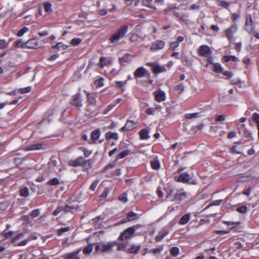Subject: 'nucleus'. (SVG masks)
Wrapping results in <instances>:
<instances>
[{
	"label": "nucleus",
	"mask_w": 259,
	"mask_h": 259,
	"mask_svg": "<svg viewBox=\"0 0 259 259\" xmlns=\"http://www.w3.org/2000/svg\"><path fill=\"white\" fill-rule=\"evenodd\" d=\"M128 27L123 26L113 34L110 37V41L112 44H116L118 41L122 38L127 32Z\"/></svg>",
	"instance_id": "1"
},
{
	"label": "nucleus",
	"mask_w": 259,
	"mask_h": 259,
	"mask_svg": "<svg viewBox=\"0 0 259 259\" xmlns=\"http://www.w3.org/2000/svg\"><path fill=\"white\" fill-rule=\"evenodd\" d=\"M135 231L136 229L135 227L128 228L121 233L119 238L121 240L131 239L134 236Z\"/></svg>",
	"instance_id": "2"
},
{
	"label": "nucleus",
	"mask_w": 259,
	"mask_h": 259,
	"mask_svg": "<svg viewBox=\"0 0 259 259\" xmlns=\"http://www.w3.org/2000/svg\"><path fill=\"white\" fill-rule=\"evenodd\" d=\"M237 31V26L236 24H233L227 28L225 31V35L230 41H234V34Z\"/></svg>",
	"instance_id": "3"
},
{
	"label": "nucleus",
	"mask_w": 259,
	"mask_h": 259,
	"mask_svg": "<svg viewBox=\"0 0 259 259\" xmlns=\"http://www.w3.org/2000/svg\"><path fill=\"white\" fill-rule=\"evenodd\" d=\"M198 54L202 57H208L212 54V51L208 46L202 45L199 47Z\"/></svg>",
	"instance_id": "4"
},
{
	"label": "nucleus",
	"mask_w": 259,
	"mask_h": 259,
	"mask_svg": "<svg viewBox=\"0 0 259 259\" xmlns=\"http://www.w3.org/2000/svg\"><path fill=\"white\" fill-rule=\"evenodd\" d=\"M153 95L155 97V99L159 102L164 101L166 99V93L161 89H159L154 92Z\"/></svg>",
	"instance_id": "5"
},
{
	"label": "nucleus",
	"mask_w": 259,
	"mask_h": 259,
	"mask_svg": "<svg viewBox=\"0 0 259 259\" xmlns=\"http://www.w3.org/2000/svg\"><path fill=\"white\" fill-rule=\"evenodd\" d=\"M146 65L149 66L152 68V71L154 73H159L165 70L164 66H160L155 62L147 63Z\"/></svg>",
	"instance_id": "6"
},
{
	"label": "nucleus",
	"mask_w": 259,
	"mask_h": 259,
	"mask_svg": "<svg viewBox=\"0 0 259 259\" xmlns=\"http://www.w3.org/2000/svg\"><path fill=\"white\" fill-rule=\"evenodd\" d=\"M23 233H19L14 237L12 239V242L15 244V245L18 246H24L27 244V240H24L21 242H18L17 241L23 237Z\"/></svg>",
	"instance_id": "7"
},
{
	"label": "nucleus",
	"mask_w": 259,
	"mask_h": 259,
	"mask_svg": "<svg viewBox=\"0 0 259 259\" xmlns=\"http://www.w3.org/2000/svg\"><path fill=\"white\" fill-rule=\"evenodd\" d=\"M84 162L85 160L82 157H79L75 159L70 160L68 164L71 166L76 167L82 165Z\"/></svg>",
	"instance_id": "8"
},
{
	"label": "nucleus",
	"mask_w": 259,
	"mask_h": 259,
	"mask_svg": "<svg viewBox=\"0 0 259 259\" xmlns=\"http://www.w3.org/2000/svg\"><path fill=\"white\" fill-rule=\"evenodd\" d=\"M102 248L101 249L102 252H107L112 249L113 247L116 245L115 241L108 242L106 243H101Z\"/></svg>",
	"instance_id": "9"
},
{
	"label": "nucleus",
	"mask_w": 259,
	"mask_h": 259,
	"mask_svg": "<svg viewBox=\"0 0 259 259\" xmlns=\"http://www.w3.org/2000/svg\"><path fill=\"white\" fill-rule=\"evenodd\" d=\"M165 46V42L162 40H157L152 43L150 49L153 51H157L162 49Z\"/></svg>",
	"instance_id": "10"
},
{
	"label": "nucleus",
	"mask_w": 259,
	"mask_h": 259,
	"mask_svg": "<svg viewBox=\"0 0 259 259\" xmlns=\"http://www.w3.org/2000/svg\"><path fill=\"white\" fill-rule=\"evenodd\" d=\"M186 197L187 194L185 192L177 193L175 194L174 198L171 201L179 203L182 200L185 199Z\"/></svg>",
	"instance_id": "11"
},
{
	"label": "nucleus",
	"mask_w": 259,
	"mask_h": 259,
	"mask_svg": "<svg viewBox=\"0 0 259 259\" xmlns=\"http://www.w3.org/2000/svg\"><path fill=\"white\" fill-rule=\"evenodd\" d=\"M253 28V20L251 15L247 16L246 20V30L249 33L252 32Z\"/></svg>",
	"instance_id": "12"
},
{
	"label": "nucleus",
	"mask_w": 259,
	"mask_h": 259,
	"mask_svg": "<svg viewBox=\"0 0 259 259\" xmlns=\"http://www.w3.org/2000/svg\"><path fill=\"white\" fill-rule=\"evenodd\" d=\"M26 48L29 49H36L38 46V41L35 39L32 38L28 40L25 42Z\"/></svg>",
	"instance_id": "13"
},
{
	"label": "nucleus",
	"mask_w": 259,
	"mask_h": 259,
	"mask_svg": "<svg viewBox=\"0 0 259 259\" xmlns=\"http://www.w3.org/2000/svg\"><path fill=\"white\" fill-rule=\"evenodd\" d=\"M175 179L180 182L187 183L190 180V176L187 173H183L180 175L178 177H176Z\"/></svg>",
	"instance_id": "14"
},
{
	"label": "nucleus",
	"mask_w": 259,
	"mask_h": 259,
	"mask_svg": "<svg viewBox=\"0 0 259 259\" xmlns=\"http://www.w3.org/2000/svg\"><path fill=\"white\" fill-rule=\"evenodd\" d=\"M71 103L72 105L77 107H81L82 105L79 95H76L74 96Z\"/></svg>",
	"instance_id": "15"
},
{
	"label": "nucleus",
	"mask_w": 259,
	"mask_h": 259,
	"mask_svg": "<svg viewBox=\"0 0 259 259\" xmlns=\"http://www.w3.org/2000/svg\"><path fill=\"white\" fill-rule=\"evenodd\" d=\"M136 123L134 121L128 120L125 125L121 128V131H131L135 128Z\"/></svg>",
	"instance_id": "16"
},
{
	"label": "nucleus",
	"mask_w": 259,
	"mask_h": 259,
	"mask_svg": "<svg viewBox=\"0 0 259 259\" xmlns=\"http://www.w3.org/2000/svg\"><path fill=\"white\" fill-rule=\"evenodd\" d=\"M148 73V71L143 67H139L134 72V75L135 77H142L146 75V73Z\"/></svg>",
	"instance_id": "17"
},
{
	"label": "nucleus",
	"mask_w": 259,
	"mask_h": 259,
	"mask_svg": "<svg viewBox=\"0 0 259 259\" xmlns=\"http://www.w3.org/2000/svg\"><path fill=\"white\" fill-rule=\"evenodd\" d=\"M87 242L88 244H89V245L85 247L84 249H83V253L84 254H90L93 249V245L94 244L93 243H92V242L90 241V238L89 237L87 239Z\"/></svg>",
	"instance_id": "18"
},
{
	"label": "nucleus",
	"mask_w": 259,
	"mask_h": 259,
	"mask_svg": "<svg viewBox=\"0 0 259 259\" xmlns=\"http://www.w3.org/2000/svg\"><path fill=\"white\" fill-rule=\"evenodd\" d=\"M191 214L190 213L184 214L180 220L179 223L180 225H184L186 224L190 220Z\"/></svg>",
	"instance_id": "19"
},
{
	"label": "nucleus",
	"mask_w": 259,
	"mask_h": 259,
	"mask_svg": "<svg viewBox=\"0 0 259 259\" xmlns=\"http://www.w3.org/2000/svg\"><path fill=\"white\" fill-rule=\"evenodd\" d=\"M208 62L212 65L213 67V71L217 73H222L223 71V68L221 66V65L219 63H212L210 60L208 61Z\"/></svg>",
	"instance_id": "20"
},
{
	"label": "nucleus",
	"mask_w": 259,
	"mask_h": 259,
	"mask_svg": "<svg viewBox=\"0 0 259 259\" xmlns=\"http://www.w3.org/2000/svg\"><path fill=\"white\" fill-rule=\"evenodd\" d=\"M106 140H110L112 139L117 140L118 139V135L117 133H113L111 132H107L105 135Z\"/></svg>",
	"instance_id": "21"
},
{
	"label": "nucleus",
	"mask_w": 259,
	"mask_h": 259,
	"mask_svg": "<svg viewBox=\"0 0 259 259\" xmlns=\"http://www.w3.org/2000/svg\"><path fill=\"white\" fill-rule=\"evenodd\" d=\"M141 245H132L128 249L127 252L130 253H137L141 248Z\"/></svg>",
	"instance_id": "22"
},
{
	"label": "nucleus",
	"mask_w": 259,
	"mask_h": 259,
	"mask_svg": "<svg viewBox=\"0 0 259 259\" xmlns=\"http://www.w3.org/2000/svg\"><path fill=\"white\" fill-rule=\"evenodd\" d=\"M149 131L147 129H143L140 132V138L142 140H147L150 138Z\"/></svg>",
	"instance_id": "23"
},
{
	"label": "nucleus",
	"mask_w": 259,
	"mask_h": 259,
	"mask_svg": "<svg viewBox=\"0 0 259 259\" xmlns=\"http://www.w3.org/2000/svg\"><path fill=\"white\" fill-rule=\"evenodd\" d=\"M168 234V231L166 230H163L159 232L158 235L156 237V240L157 241H161L164 237H165Z\"/></svg>",
	"instance_id": "24"
},
{
	"label": "nucleus",
	"mask_w": 259,
	"mask_h": 259,
	"mask_svg": "<svg viewBox=\"0 0 259 259\" xmlns=\"http://www.w3.org/2000/svg\"><path fill=\"white\" fill-rule=\"evenodd\" d=\"M100 136V131L98 130L94 131L91 133V139L94 142H96L99 138Z\"/></svg>",
	"instance_id": "25"
},
{
	"label": "nucleus",
	"mask_w": 259,
	"mask_h": 259,
	"mask_svg": "<svg viewBox=\"0 0 259 259\" xmlns=\"http://www.w3.org/2000/svg\"><path fill=\"white\" fill-rule=\"evenodd\" d=\"M42 144L41 143L33 144L27 147V150H36L41 149Z\"/></svg>",
	"instance_id": "26"
},
{
	"label": "nucleus",
	"mask_w": 259,
	"mask_h": 259,
	"mask_svg": "<svg viewBox=\"0 0 259 259\" xmlns=\"http://www.w3.org/2000/svg\"><path fill=\"white\" fill-rule=\"evenodd\" d=\"M68 46L64 45L61 42L57 43L56 45L53 46V49L58 50V51L65 50L68 48Z\"/></svg>",
	"instance_id": "27"
},
{
	"label": "nucleus",
	"mask_w": 259,
	"mask_h": 259,
	"mask_svg": "<svg viewBox=\"0 0 259 259\" xmlns=\"http://www.w3.org/2000/svg\"><path fill=\"white\" fill-rule=\"evenodd\" d=\"M153 0H143V5L150 9L156 10V7L152 4Z\"/></svg>",
	"instance_id": "28"
},
{
	"label": "nucleus",
	"mask_w": 259,
	"mask_h": 259,
	"mask_svg": "<svg viewBox=\"0 0 259 259\" xmlns=\"http://www.w3.org/2000/svg\"><path fill=\"white\" fill-rule=\"evenodd\" d=\"M127 221H131L132 220H135L137 218V214L134 212L130 211L127 215ZM122 223H125L127 222V221H122Z\"/></svg>",
	"instance_id": "29"
},
{
	"label": "nucleus",
	"mask_w": 259,
	"mask_h": 259,
	"mask_svg": "<svg viewBox=\"0 0 259 259\" xmlns=\"http://www.w3.org/2000/svg\"><path fill=\"white\" fill-rule=\"evenodd\" d=\"M13 233L12 232H5L0 234V242L4 241L6 238L12 236Z\"/></svg>",
	"instance_id": "30"
},
{
	"label": "nucleus",
	"mask_w": 259,
	"mask_h": 259,
	"mask_svg": "<svg viewBox=\"0 0 259 259\" xmlns=\"http://www.w3.org/2000/svg\"><path fill=\"white\" fill-rule=\"evenodd\" d=\"M249 207L247 205H241L236 208V210L241 213H244L248 211Z\"/></svg>",
	"instance_id": "31"
},
{
	"label": "nucleus",
	"mask_w": 259,
	"mask_h": 259,
	"mask_svg": "<svg viewBox=\"0 0 259 259\" xmlns=\"http://www.w3.org/2000/svg\"><path fill=\"white\" fill-rule=\"evenodd\" d=\"M223 60L225 62H228L230 61L234 62L238 61V59L234 56H225L223 57Z\"/></svg>",
	"instance_id": "32"
},
{
	"label": "nucleus",
	"mask_w": 259,
	"mask_h": 259,
	"mask_svg": "<svg viewBox=\"0 0 259 259\" xmlns=\"http://www.w3.org/2000/svg\"><path fill=\"white\" fill-rule=\"evenodd\" d=\"M117 245L118 250H122L127 252V249H126L127 243L126 242L119 243Z\"/></svg>",
	"instance_id": "33"
},
{
	"label": "nucleus",
	"mask_w": 259,
	"mask_h": 259,
	"mask_svg": "<svg viewBox=\"0 0 259 259\" xmlns=\"http://www.w3.org/2000/svg\"><path fill=\"white\" fill-rule=\"evenodd\" d=\"M125 2L127 6H134L136 7L139 4L140 0H125Z\"/></svg>",
	"instance_id": "34"
},
{
	"label": "nucleus",
	"mask_w": 259,
	"mask_h": 259,
	"mask_svg": "<svg viewBox=\"0 0 259 259\" xmlns=\"http://www.w3.org/2000/svg\"><path fill=\"white\" fill-rule=\"evenodd\" d=\"M14 45L15 46V47H18V48H25L26 45L25 42L24 43L21 39H19L16 41Z\"/></svg>",
	"instance_id": "35"
},
{
	"label": "nucleus",
	"mask_w": 259,
	"mask_h": 259,
	"mask_svg": "<svg viewBox=\"0 0 259 259\" xmlns=\"http://www.w3.org/2000/svg\"><path fill=\"white\" fill-rule=\"evenodd\" d=\"M20 194L22 197H27L29 195V192L27 187H24L20 190Z\"/></svg>",
	"instance_id": "36"
},
{
	"label": "nucleus",
	"mask_w": 259,
	"mask_h": 259,
	"mask_svg": "<svg viewBox=\"0 0 259 259\" xmlns=\"http://www.w3.org/2000/svg\"><path fill=\"white\" fill-rule=\"evenodd\" d=\"M105 60V58L104 57H101L100 59V62L99 65L100 67L103 68L106 65H110L111 64V61L110 60H108L107 63H104Z\"/></svg>",
	"instance_id": "37"
},
{
	"label": "nucleus",
	"mask_w": 259,
	"mask_h": 259,
	"mask_svg": "<svg viewBox=\"0 0 259 259\" xmlns=\"http://www.w3.org/2000/svg\"><path fill=\"white\" fill-rule=\"evenodd\" d=\"M130 153V151L128 150L123 151L119 153L117 158H120V159L123 158L127 155H129Z\"/></svg>",
	"instance_id": "38"
},
{
	"label": "nucleus",
	"mask_w": 259,
	"mask_h": 259,
	"mask_svg": "<svg viewBox=\"0 0 259 259\" xmlns=\"http://www.w3.org/2000/svg\"><path fill=\"white\" fill-rule=\"evenodd\" d=\"M163 247L161 246H160L158 248H153V249H151L149 252L150 253H152L153 254H159L161 252V251L163 250Z\"/></svg>",
	"instance_id": "39"
},
{
	"label": "nucleus",
	"mask_w": 259,
	"mask_h": 259,
	"mask_svg": "<svg viewBox=\"0 0 259 259\" xmlns=\"http://www.w3.org/2000/svg\"><path fill=\"white\" fill-rule=\"evenodd\" d=\"M179 249L177 247H173L171 248L170 253L174 256H177L179 253Z\"/></svg>",
	"instance_id": "40"
},
{
	"label": "nucleus",
	"mask_w": 259,
	"mask_h": 259,
	"mask_svg": "<svg viewBox=\"0 0 259 259\" xmlns=\"http://www.w3.org/2000/svg\"><path fill=\"white\" fill-rule=\"evenodd\" d=\"M94 84L97 88H101L104 85V79L100 78L94 81Z\"/></svg>",
	"instance_id": "41"
},
{
	"label": "nucleus",
	"mask_w": 259,
	"mask_h": 259,
	"mask_svg": "<svg viewBox=\"0 0 259 259\" xmlns=\"http://www.w3.org/2000/svg\"><path fill=\"white\" fill-rule=\"evenodd\" d=\"M80 250H79L77 252H71L70 253L66 254L64 255V259H73L75 256V255L80 251Z\"/></svg>",
	"instance_id": "42"
},
{
	"label": "nucleus",
	"mask_w": 259,
	"mask_h": 259,
	"mask_svg": "<svg viewBox=\"0 0 259 259\" xmlns=\"http://www.w3.org/2000/svg\"><path fill=\"white\" fill-rule=\"evenodd\" d=\"M44 9L46 12L50 13L52 12V5L48 2L45 3L44 4Z\"/></svg>",
	"instance_id": "43"
},
{
	"label": "nucleus",
	"mask_w": 259,
	"mask_h": 259,
	"mask_svg": "<svg viewBox=\"0 0 259 259\" xmlns=\"http://www.w3.org/2000/svg\"><path fill=\"white\" fill-rule=\"evenodd\" d=\"M151 165L152 168L154 169H158L160 167V164L157 160L151 161Z\"/></svg>",
	"instance_id": "44"
},
{
	"label": "nucleus",
	"mask_w": 259,
	"mask_h": 259,
	"mask_svg": "<svg viewBox=\"0 0 259 259\" xmlns=\"http://www.w3.org/2000/svg\"><path fill=\"white\" fill-rule=\"evenodd\" d=\"M75 209L76 207L73 206L66 205L64 207H63V210L65 212H72Z\"/></svg>",
	"instance_id": "45"
},
{
	"label": "nucleus",
	"mask_w": 259,
	"mask_h": 259,
	"mask_svg": "<svg viewBox=\"0 0 259 259\" xmlns=\"http://www.w3.org/2000/svg\"><path fill=\"white\" fill-rule=\"evenodd\" d=\"M31 90V87L29 86L26 88L20 89H19L18 92L21 94H25L30 92Z\"/></svg>",
	"instance_id": "46"
},
{
	"label": "nucleus",
	"mask_w": 259,
	"mask_h": 259,
	"mask_svg": "<svg viewBox=\"0 0 259 259\" xmlns=\"http://www.w3.org/2000/svg\"><path fill=\"white\" fill-rule=\"evenodd\" d=\"M253 120L256 123V126L259 125V114L256 113H253L252 115Z\"/></svg>",
	"instance_id": "47"
},
{
	"label": "nucleus",
	"mask_w": 259,
	"mask_h": 259,
	"mask_svg": "<svg viewBox=\"0 0 259 259\" xmlns=\"http://www.w3.org/2000/svg\"><path fill=\"white\" fill-rule=\"evenodd\" d=\"M87 95L89 102L91 104L95 105L96 102L95 98L93 97L90 94H88Z\"/></svg>",
	"instance_id": "48"
},
{
	"label": "nucleus",
	"mask_w": 259,
	"mask_h": 259,
	"mask_svg": "<svg viewBox=\"0 0 259 259\" xmlns=\"http://www.w3.org/2000/svg\"><path fill=\"white\" fill-rule=\"evenodd\" d=\"M217 4L219 6L223 7L225 8H228L229 6V4L227 2L223 1H219L217 2Z\"/></svg>",
	"instance_id": "49"
},
{
	"label": "nucleus",
	"mask_w": 259,
	"mask_h": 259,
	"mask_svg": "<svg viewBox=\"0 0 259 259\" xmlns=\"http://www.w3.org/2000/svg\"><path fill=\"white\" fill-rule=\"evenodd\" d=\"M81 41V39L79 38H74L72 39L70 42L71 44L73 46H77L79 45Z\"/></svg>",
	"instance_id": "50"
},
{
	"label": "nucleus",
	"mask_w": 259,
	"mask_h": 259,
	"mask_svg": "<svg viewBox=\"0 0 259 259\" xmlns=\"http://www.w3.org/2000/svg\"><path fill=\"white\" fill-rule=\"evenodd\" d=\"M119 200L123 202V203H126L128 201V199L127 198L126 195L125 193L122 194L119 196Z\"/></svg>",
	"instance_id": "51"
},
{
	"label": "nucleus",
	"mask_w": 259,
	"mask_h": 259,
	"mask_svg": "<svg viewBox=\"0 0 259 259\" xmlns=\"http://www.w3.org/2000/svg\"><path fill=\"white\" fill-rule=\"evenodd\" d=\"M59 181L57 178H53L48 182V184L50 186H54L59 184Z\"/></svg>",
	"instance_id": "52"
},
{
	"label": "nucleus",
	"mask_w": 259,
	"mask_h": 259,
	"mask_svg": "<svg viewBox=\"0 0 259 259\" xmlns=\"http://www.w3.org/2000/svg\"><path fill=\"white\" fill-rule=\"evenodd\" d=\"M184 89V86L182 84H179L175 87V90L177 91L179 93H181Z\"/></svg>",
	"instance_id": "53"
},
{
	"label": "nucleus",
	"mask_w": 259,
	"mask_h": 259,
	"mask_svg": "<svg viewBox=\"0 0 259 259\" xmlns=\"http://www.w3.org/2000/svg\"><path fill=\"white\" fill-rule=\"evenodd\" d=\"M79 149L84 152V154L86 157L89 156L92 153V151L89 150L84 147H80Z\"/></svg>",
	"instance_id": "54"
},
{
	"label": "nucleus",
	"mask_w": 259,
	"mask_h": 259,
	"mask_svg": "<svg viewBox=\"0 0 259 259\" xmlns=\"http://www.w3.org/2000/svg\"><path fill=\"white\" fill-rule=\"evenodd\" d=\"M226 117L225 115H217L215 117V120L217 121H223L226 119Z\"/></svg>",
	"instance_id": "55"
},
{
	"label": "nucleus",
	"mask_w": 259,
	"mask_h": 259,
	"mask_svg": "<svg viewBox=\"0 0 259 259\" xmlns=\"http://www.w3.org/2000/svg\"><path fill=\"white\" fill-rule=\"evenodd\" d=\"M28 31V28L27 27H24L22 29H21L19 31L18 33V35L19 36H22L25 32H27Z\"/></svg>",
	"instance_id": "56"
},
{
	"label": "nucleus",
	"mask_w": 259,
	"mask_h": 259,
	"mask_svg": "<svg viewBox=\"0 0 259 259\" xmlns=\"http://www.w3.org/2000/svg\"><path fill=\"white\" fill-rule=\"evenodd\" d=\"M108 192H109V191L107 188L105 189L104 192L100 196V200H102V199L106 198V197L108 195Z\"/></svg>",
	"instance_id": "57"
},
{
	"label": "nucleus",
	"mask_w": 259,
	"mask_h": 259,
	"mask_svg": "<svg viewBox=\"0 0 259 259\" xmlns=\"http://www.w3.org/2000/svg\"><path fill=\"white\" fill-rule=\"evenodd\" d=\"M70 228L69 227L60 228L58 230V233L59 235H61L62 233L67 232L69 230Z\"/></svg>",
	"instance_id": "58"
},
{
	"label": "nucleus",
	"mask_w": 259,
	"mask_h": 259,
	"mask_svg": "<svg viewBox=\"0 0 259 259\" xmlns=\"http://www.w3.org/2000/svg\"><path fill=\"white\" fill-rule=\"evenodd\" d=\"M8 44L4 39L0 40V49H3L6 48Z\"/></svg>",
	"instance_id": "59"
},
{
	"label": "nucleus",
	"mask_w": 259,
	"mask_h": 259,
	"mask_svg": "<svg viewBox=\"0 0 259 259\" xmlns=\"http://www.w3.org/2000/svg\"><path fill=\"white\" fill-rule=\"evenodd\" d=\"M63 210V207L62 206H58L53 212V214L55 215H58L61 211Z\"/></svg>",
	"instance_id": "60"
},
{
	"label": "nucleus",
	"mask_w": 259,
	"mask_h": 259,
	"mask_svg": "<svg viewBox=\"0 0 259 259\" xmlns=\"http://www.w3.org/2000/svg\"><path fill=\"white\" fill-rule=\"evenodd\" d=\"M98 183V180H95V181H94L90 186V189L92 190V191L95 190Z\"/></svg>",
	"instance_id": "61"
},
{
	"label": "nucleus",
	"mask_w": 259,
	"mask_h": 259,
	"mask_svg": "<svg viewBox=\"0 0 259 259\" xmlns=\"http://www.w3.org/2000/svg\"><path fill=\"white\" fill-rule=\"evenodd\" d=\"M40 212L39 209H35L32 211L31 212V217L32 218H35L37 217H38L39 215Z\"/></svg>",
	"instance_id": "62"
},
{
	"label": "nucleus",
	"mask_w": 259,
	"mask_h": 259,
	"mask_svg": "<svg viewBox=\"0 0 259 259\" xmlns=\"http://www.w3.org/2000/svg\"><path fill=\"white\" fill-rule=\"evenodd\" d=\"M115 164H116L115 162H113L112 163H110L107 165H106L105 166L104 169H105V170H108V169H111L115 167Z\"/></svg>",
	"instance_id": "63"
},
{
	"label": "nucleus",
	"mask_w": 259,
	"mask_h": 259,
	"mask_svg": "<svg viewBox=\"0 0 259 259\" xmlns=\"http://www.w3.org/2000/svg\"><path fill=\"white\" fill-rule=\"evenodd\" d=\"M179 46V44L177 41H173L170 44V47L172 50L176 49Z\"/></svg>",
	"instance_id": "64"
}]
</instances>
